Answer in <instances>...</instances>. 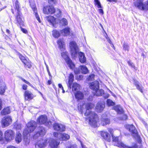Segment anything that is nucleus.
Segmentation results:
<instances>
[{"mask_svg": "<svg viewBox=\"0 0 148 148\" xmlns=\"http://www.w3.org/2000/svg\"><path fill=\"white\" fill-rule=\"evenodd\" d=\"M98 11L99 12L102 14H103V12L102 9H100L98 10Z\"/></svg>", "mask_w": 148, "mask_h": 148, "instance_id": "obj_59", "label": "nucleus"}, {"mask_svg": "<svg viewBox=\"0 0 148 148\" xmlns=\"http://www.w3.org/2000/svg\"><path fill=\"white\" fill-rule=\"evenodd\" d=\"M3 134L1 131L0 130V141H1L3 140Z\"/></svg>", "mask_w": 148, "mask_h": 148, "instance_id": "obj_54", "label": "nucleus"}, {"mask_svg": "<svg viewBox=\"0 0 148 148\" xmlns=\"http://www.w3.org/2000/svg\"><path fill=\"white\" fill-rule=\"evenodd\" d=\"M60 133H58L57 132H55L53 133V135L54 137L59 139V138L60 137Z\"/></svg>", "mask_w": 148, "mask_h": 148, "instance_id": "obj_50", "label": "nucleus"}, {"mask_svg": "<svg viewBox=\"0 0 148 148\" xmlns=\"http://www.w3.org/2000/svg\"><path fill=\"white\" fill-rule=\"evenodd\" d=\"M23 63L25 65V67H27L28 68H30L31 66V65L30 63L28 62L27 60H25L23 61Z\"/></svg>", "mask_w": 148, "mask_h": 148, "instance_id": "obj_44", "label": "nucleus"}, {"mask_svg": "<svg viewBox=\"0 0 148 148\" xmlns=\"http://www.w3.org/2000/svg\"><path fill=\"white\" fill-rule=\"evenodd\" d=\"M17 130L21 129L22 127V125L20 123H17L15 125Z\"/></svg>", "mask_w": 148, "mask_h": 148, "instance_id": "obj_49", "label": "nucleus"}, {"mask_svg": "<svg viewBox=\"0 0 148 148\" xmlns=\"http://www.w3.org/2000/svg\"><path fill=\"white\" fill-rule=\"evenodd\" d=\"M69 46L72 56L75 57L77 56L78 51V48L76 43L75 42L72 41L70 43Z\"/></svg>", "mask_w": 148, "mask_h": 148, "instance_id": "obj_5", "label": "nucleus"}, {"mask_svg": "<svg viewBox=\"0 0 148 148\" xmlns=\"http://www.w3.org/2000/svg\"><path fill=\"white\" fill-rule=\"evenodd\" d=\"M30 5L34 13H35V17L37 19L39 22H40V18L37 12V10L35 4L34 3H31L30 4Z\"/></svg>", "mask_w": 148, "mask_h": 148, "instance_id": "obj_19", "label": "nucleus"}, {"mask_svg": "<svg viewBox=\"0 0 148 148\" xmlns=\"http://www.w3.org/2000/svg\"><path fill=\"white\" fill-rule=\"evenodd\" d=\"M47 19L48 22L51 23L53 25L58 23L56 21V19L52 16H48L47 17Z\"/></svg>", "mask_w": 148, "mask_h": 148, "instance_id": "obj_29", "label": "nucleus"}, {"mask_svg": "<svg viewBox=\"0 0 148 148\" xmlns=\"http://www.w3.org/2000/svg\"><path fill=\"white\" fill-rule=\"evenodd\" d=\"M106 102L107 105L108 106H113L115 104V103L110 99H108Z\"/></svg>", "mask_w": 148, "mask_h": 148, "instance_id": "obj_43", "label": "nucleus"}, {"mask_svg": "<svg viewBox=\"0 0 148 148\" xmlns=\"http://www.w3.org/2000/svg\"><path fill=\"white\" fill-rule=\"evenodd\" d=\"M79 68L80 69L81 71L83 73L86 74L88 72V69L85 66H80Z\"/></svg>", "mask_w": 148, "mask_h": 148, "instance_id": "obj_37", "label": "nucleus"}, {"mask_svg": "<svg viewBox=\"0 0 148 148\" xmlns=\"http://www.w3.org/2000/svg\"><path fill=\"white\" fill-rule=\"evenodd\" d=\"M109 94H107L106 95H105L104 96V97L105 98H108V97H109Z\"/></svg>", "mask_w": 148, "mask_h": 148, "instance_id": "obj_64", "label": "nucleus"}, {"mask_svg": "<svg viewBox=\"0 0 148 148\" xmlns=\"http://www.w3.org/2000/svg\"><path fill=\"white\" fill-rule=\"evenodd\" d=\"M134 4L135 7L138 9L145 11L148 10V1L144 3L143 1H135L134 2Z\"/></svg>", "mask_w": 148, "mask_h": 148, "instance_id": "obj_4", "label": "nucleus"}, {"mask_svg": "<svg viewBox=\"0 0 148 148\" xmlns=\"http://www.w3.org/2000/svg\"><path fill=\"white\" fill-rule=\"evenodd\" d=\"M95 4L97 5V7L98 8H101L102 6L101 5V3L99 0H94Z\"/></svg>", "mask_w": 148, "mask_h": 148, "instance_id": "obj_45", "label": "nucleus"}, {"mask_svg": "<svg viewBox=\"0 0 148 148\" xmlns=\"http://www.w3.org/2000/svg\"><path fill=\"white\" fill-rule=\"evenodd\" d=\"M47 118L46 115H41L37 119V122L40 124H45L47 121Z\"/></svg>", "mask_w": 148, "mask_h": 148, "instance_id": "obj_16", "label": "nucleus"}, {"mask_svg": "<svg viewBox=\"0 0 148 148\" xmlns=\"http://www.w3.org/2000/svg\"><path fill=\"white\" fill-rule=\"evenodd\" d=\"M24 96L25 100L27 101L31 100L34 97L33 94L31 91L28 90H26L24 92Z\"/></svg>", "mask_w": 148, "mask_h": 148, "instance_id": "obj_12", "label": "nucleus"}, {"mask_svg": "<svg viewBox=\"0 0 148 148\" xmlns=\"http://www.w3.org/2000/svg\"><path fill=\"white\" fill-rule=\"evenodd\" d=\"M19 57L23 63L24 61L25 60H27L21 54H20Z\"/></svg>", "mask_w": 148, "mask_h": 148, "instance_id": "obj_52", "label": "nucleus"}, {"mask_svg": "<svg viewBox=\"0 0 148 148\" xmlns=\"http://www.w3.org/2000/svg\"><path fill=\"white\" fill-rule=\"evenodd\" d=\"M105 107V105L103 103L98 102L96 105V109L97 111L99 112H101Z\"/></svg>", "mask_w": 148, "mask_h": 148, "instance_id": "obj_18", "label": "nucleus"}, {"mask_svg": "<svg viewBox=\"0 0 148 148\" xmlns=\"http://www.w3.org/2000/svg\"><path fill=\"white\" fill-rule=\"evenodd\" d=\"M123 47L124 50L128 51L129 47L127 44L124 43L123 45Z\"/></svg>", "mask_w": 148, "mask_h": 148, "instance_id": "obj_48", "label": "nucleus"}, {"mask_svg": "<svg viewBox=\"0 0 148 148\" xmlns=\"http://www.w3.org/2000/svg\"><path fill=\"white\" fill-rule=\"evenodd\" d=\"M22 80L25 83L29 85V86H31L32 87L34 88V87L29 82H28L25 79H24L23 78H21Z\"/></svg>", "mask_w": 148, "mask_h": 148, "instance_id": "obj_46", "label": "nucleus"}, {"mask_svg": "<svg viewBox=\"0 0 148 148\" xmlns=\"http://www.w3.org/2000/svg\"><path fill=\"white\" fill-rule=\"evenodd\" d=\"M106 38L108 42L110 44L112 43V42L108 37H106Z\"/></svg>", "mask_w": 148, "mask_h": 148, "instance_id": "obj_62", "label": "nucleus"}, {"mask_svg": "<svg viewBox=\"0 0 148 148\" xmlns=\"http://www.w3.org/2000/svg\"><path fill=\"white\" fill-rule=\"evenodd\" d=\"M126 127L128 129L129 131L133 134H136L137 133V131L135 127L132 125H127Z\"/></svg>", "mask_w": 148, "mask_h": 148, "instance_id": "obj_23", "label": "nucleus"}, {"mask_svg": "<svg viewBox=\"0 0 148 148\" xmlns=\"http://www.w3.org/2000/svg\"><path fill=\"white\" fill-rule=\"evenodd\" d=\"M60 24L62 25H67L68 24L67 21L65 18H63L60 21Z\"/></svg>", "mask_w": 148, "mask_h": 148, "instance_id": "obj_40", "label": "nucleus"}, {"mask_svg": "<svg viewBox=\"0 0 148 148\" xmlns=\"http://www.w3.org/2000/svg\"><path fill=\"white\" fill-rule=\"evenodd\" d=\"M53 13H54L56 16L58 17H59L60 16L61 11L59 9H55L54 10V12Z\"/></svg>", "mask_w": 148, "mask_h": 148, "instance_id": "obj_39", "label": "nucleus"}, {"mask_svg": "<svg viewBox=\"0 0 148 148\" xmlns=\"http://www.w3.org/2000/svg\"><path fill=\"white\" fill-rule=\"evenodd\" d=\"M101 135L105 140L109 142L110 141L111 138L110 135L108 132L102 131L101 132Z\"/></svg>", "mask_w": 148, "mask_h": 148, "instance_id": "obj_14", "label": "nucleus"}, {"mask_svg": "<svg viewBox=\"0 0 148 148\" xmlns=\"http://www.w3.org/2000/svg\"><path fill=\"white\" fill-rule=\"evenodd\" d=\"M123 117L122 118V120H126L127 118V116L126 115L124 114L123 116Z\"/></svg>", "mask_w": 148, "mask_h": 148, "instance_id": "obj_60", "label": "nucleus"}, {"mask_svg": "<svg viewBox=\"0 0 148 148\" xmlns=\"http://www.w3.org/2000/svg\"><path fill=\"white\" fill-rule=\"evenodd\" d=\"M4 134L5 140L7 141H10L14 138L15 132L11 130H7L5 131Z\"/></svg>", "mask_w": 148, "mask_h": 148, "instance_id": "obj_6", "label": "nucleus"}, {"mask_svg": "<svg viewBox=\"0 0 148 148\" xmlns=\"http://www.w3.org/2000/svg\"><path fill=\"white\" fill-rule=\"evenodd\" d=\"M21 31L23 33H24L25 34H26L27 33V31L25 29L22 28L21 27Z\"/></svg>", "mask_w": 148, "mask_h": 148, "instance_id": "obj_56", "label": "nucleus"}, {"mask_svg": "<svg viewBox=\"0 0 148 148\" xmlns=\"http://www.w3.org/2000/svg\"><path fill=\"white\" fill-rule=\"evenodd\" d=\"M47 144V141L42 139L36 143L35 147L36 148H44L46 146Z\"/></svg>", "mask_w": 148, "mask_h": 148, "instance_id": "obj_13", "label": "nucleus"}, {"mask_svg": "<svg viewBox=\"0 0 148 148\" xmlns=\"http://www.w3.org/2000/svg\"><path fill=\"white\" fill-rule=\"evenodd\" d=\"M58 86L60 88H61L62 89H63V88L61 84H59Z\"/></svg>", "mask_w": 148, "mask_h": 148, "instance_id": "obj_63", "label": "nucleus"}, {"mask_svg": "<svg viewBox=\"0 0 148 148\" xmlns=\"http://www.w3.org/2000/svg\"><path fill=\"white\" fill-rule=\"evenodd\" d=\"M45 125L49 127H51L52 125V123L50 121H46L45 124Z\"/></svg>", "mask_w": 148, "mask_h": 148, "instance_id": "obj_47", "label": "nucleus"}, {"mask_svg": "<svg viewBox=\"0 0 148 148\" xmlns=\"http://www.w3.org/2000/svg\"><path fill=\"white\" fill-rule=\"evenodd\" d=\"M21 12H18L16 16V19L18 23L20 25H23V21L21 18Z\"/></svg>", "mask_w": 148, "mask_h": 148, "instance_id": "obj_27", "label": "nucleus"}, {"mask_svg": "<svg viewBox=\"0 0 148 148\" xmlns=\"http://www.w3.org/2000/svg\"><path fill=\"white\" fill-rule=\"evenodd\" d=\"M127 63L129 65L131 66V67L134 68H135V66H134V64H133V63L131 62L130 61H127Z\"/></svg>", "mask_w": 148, "mask_h": 148, "instance_id": "obj_51", "label": "nucleus"}, {"mask_svg": "<svg viewBox=\"0 0 148 148\" xmlns=\"http://www.w3.org/2000/svg\"><path fill=\"white\" fill-rule=\"evenodd\" d=\"M133 80L134 84L136 87L137 89L139 90L141 92L143 93V87H142V86H140L139 85L138 81L136 80L135 79H133Z\"/></svg>", "mask_w": 148, "mask_h": 148, "instance_id": "obj_30", "label": "nucleus"}, {"mask_svg": "<svg viewBox=\"0 0 148 148\" xmlns=\"http://www.w3.org/2000/svg\"><path fill=\"white\" fill-rule=\"evenodd\" d=\"M55 9L52 5H49L45 6L43 10V12L45 14H49L53 13Z\"/></svg>", "mask_w": 148, "mask_h": 148, "instance_id": "obj_10", "label": "nucleus"}, {"mask_svg": "<svg viewBox=\"0 0 148 148\" xmlns=\"http://www.w3.org/2000/svg\"><path fill=\"white\" fill-rule=\"evenodd\" d=\"M108 131L112 135H113L112 133L113 132V130L111 128H109L108 129Z\"/></svg>", "mask_w": 148, "mask_h": 148, "instance_id": "obj_58", "label": "nucleus"}, {"mask_svg": "<svg viewBox=\"0 0 148 148\" xmlns=\"http://www.w3.org/2000/svg\"><path fill=\"white\" fill-rule=\"evenodd\" d=\"M12 122V119L10 116H7L4 117L2 119L1 124L3 127H7L11 124Z\"/></svg>", "mask_w": 148, "mask_h": 148, "instance_id": "obj_8", "label": "nucleus"}, {"mask_svg": "<svg viewBox=\"0 0 148 148\" xmlns=\"http://www.w3.org/2000/svg\"><path fill=\"white\" fill-rule=\"evenodd\" d=\"M80 143L81 145L82 148H87V147H86L85 145H84L82 143L81 141H80Z\"/></svg>", "mask_w": 148, "mask_h": 148, "instance_id": "obj_61", "label": "nucleus"}, {"mask_svg": "<svg viewBox=\"0 0 148 148\" xmlns=\"http://www.w3.org/2000/svg\"><path fill=\"white\" fill-rule=\"evenodd\" d=\"M37 123L34 121H31L26 125V128L23 131V134L26 135L33 132L37 127Z\"/></svg>", "mask_w": 148, "mask_h": 148, "instance_id": "obj_2", "label": "nucleus"}, {"mask_svg": "<svg viewBox=\"0 0 148 148\" xmlns=\"http://www.w3.org/2000/svg\"><path fill=\"white\" fill-rule=\"evenodd\" d=\"M94 105L91 103H86L84 101L80 102L78 104V110L81 114H83L84 107L86 108L85 116L87 117L86 119L88 121L89 124L92 126L95 127L97 126V115L94 112L91 110Z\"/></svg>", "mask_w": 148, "mask_h": 148, "instance_id": "obj_1", "label": "nucleus"}, {"mask_svg": "<svg viewBox=\"0 0 148 148\" xmlns=\"http://www.w3.org/2000/svg\"><path fill=\"white\" fill-rule=\"evenodd\" d=\"M74 93L75 98L77 100H82L83 99L84 95L82 92L78 91L76 92H74Z\"/></svg>", "mask_w": 148, "mask_h": 148, "instance_id": "obj_26", "label": "nucleus"}, {"mask_svg": "<svg viewBox=\"0 0 148 148\" xmlns=\"http://www.w3.org/2000/svg\"><path fill=\"white\" fill-rule=\"evenodd\" d=\"M45 133V128L42 127H38V132L34 136V138L36 139L39 136H43Z\"/></svg>", "mask_w": 148, "mask_h": 148, "instance_id": "obj_11", "label": "nucleus"}, {"mask_svg": "<svg viewBox=\"0 0 148 148\" xmlns=\"http://www.w3.org/2000/svg\"><path fill=\"white\" fill-rule=\"evenodd\" d=\"M6 86L5 83L3 82H0V94H3L5 91V87Z\"/></svg>", "mask_w": 148, "mask_h": 148, "instance_id": "obj_31", "label": "nucleus"}, {"mask_svg": "<svg viewBox=\"0 0 148 148\" xmlns=\"http://www.w3.org/2000/svg\"><path fill=\"white\" fill-rule=\"evenodd\" d=\"M74 76L72 73H71L69 77V80L68 83H67V84L68 88L71 89V85L73 81Z\"/></svg>", "mask_w": 148, "mask_h": 148, "instance_id": "obj_24", "label": "nucleus"}, {"mask_svg": "<svg viewBox=\"0 0 148 148\" xmlns=\"http://www.w3.org/2000/svg\"><path fill=\"white\" fill-rule=\"evenodd\" d=\"M93 93L95 95L97 96H100L104 93V91L102 89H99L98 88L93 92Z\"/></svg>", "mask_w": 148, "mask_h": 148, "instance_id": "obj_33", "label": "nucleus"}, {"mask_svg": "<svg viewBox=\"0 0 148 148\" xmlns=\"http://www.w3.org/2000/svg\"><path fill=\"white\" fill-rule=\"evenodd\" d=\"M10 112V109L9 107H7L5 108L1 111V114L2 115H5L9 114Z\"/></svg>", "mask_w": 148, "mask_h": 148, "instance_id": "obj_36", "label": "nucleus"}, {"mask_svg": "<svg viewBox=\"0 0 148 148\" xmlns=\"http://www.w3.org/2000/svg\"><path fill=\"white\" fill-rule=\"evenodd\" d=\"M23 134L24 139L23 140V144L27 146L29 145L30 142V137L29 134L26 135Z\"/></svg>", "mask_w": 148, "mask_h": 148, "instance_id": "obj_21", "label": "nucleus"}, {"mask_svg": "<svg viewBox=\"0 0 148 148\" xmlns=\"http://www.w3.org/2000/svg\"><path fill=\"white\" fill-rule=\"evenodd\" d=\"M27 86L25 84H23L22 85V87L23 90H26L27 88Z\"/></svg>", "mask_w": 148, "mask_h": 148, "instance_id": "obj_55", "label": "nucleus"}, {"mask_svg": "<svg viewBox=\"0 0 148 148\" xmlns=\"http://www.w3.org/2000/svg\"><path fill=\"white\" fill-rule=\"evenodd\" d=\"M112 140L114 145L121 148H133V147H129L123 143L121 140H119L118 137H115L113 135H112Z\"/></svg>", "mask_w": 148, "mask_h": 148, "instance_id": "obj_3", "label": "nucleus"}, {"mask_svg": "<svg viewBox=\"0 0 148 148\" xmlns=\"http://www.w3.org/2000/svg\"><path fill=\"white\" fill-rule=\"evenodd\" d=\"M101 120V123L103 126L109 124L110 123V119L107 118V117L105 116L104 115H103Z\"/></svg>", "mask_w": 148, "mask_h": 148, "instance_id": "obj_22", "label": "nucleus"}, {"mask_svg": "<svg viewBox=\"0 0 148 148\" xmlns=\"http://www.w3.org/2000/svg\"><path fill=\"white\" fill-rule=\"evenodd\" d=\"M57 43L59 46V48L61 51H64L65 49L64 44L63 38H60L58 41Z\"/></svg>", "mask_w": 148, "mask_h": 148, "instance_id": "obj_20", "label": "nucleus"}, {"mask_svg": "<svg viewBox=\"0 0 148 148\" xmlns=\"http://www.w3.org/2000/svg\"><path fill=\"white\" fill-rule=\"evenodd\" d=\"M53 128L55 130L60 132H63L65 130V127L64 125L58 123H55L53 125Z\"/></svg>", "mask_w": 148, "mask_h": 148, "instance_id": "obj_9", "label": "nucleus"}, {"mask_svg": "<svg viewBox=\"0 0 148 148\" xmlns=\"http://www.w3.org/2000/svg\"><path fill=\"white\" fill-rule=\"evenodd\" d=\"M74 72L75 74H77L79 73V70L77 69H75L74 70Z\"/></svg>", "mask_w": 148, "mask_h": 148, "instance_id": "obj_57", "label": "nucleus"}, {"mask_svg": "<svg viewBox=\"0 0 148 148\" xmlns=\"http://www.w3.org/2000/svg\"><path fill=\"white\" fill-rule=\"evenodd\" d=\"M99 83L97 81H95L90 84V88L93 90V92L99 88Z\"/></svg>", "mask_w": 148, "mask_h": 148, "instance_id": "obj_15", "label": "nucleus"}, {"mask_svg": "<svg viewBox=\"0 0 148 148\" xmlns=\"http://www.w3.org/2000/svg\"><path fill=\"white\" fill-rule=\"evenodd\" d=\"M114 109L119 114H121L123 112V111L122 108L120 105L115 106Z\"/></svg>", "mask_w": 148, "mask_h": 148, "instance_id": "obj_34", "label": "nucleus"}, {"mask_svg": "<svg viewBox=\"0 0 148 148\" xmlns=\"http://www.w3.org/2000/svg\"><path fill=\"white\" fill-rule=\"evenodd\" d=\"M60 136L59 139L60 140H66L69 139L70 138L69 135L65 133H60Z\"/></svg>", "mask_w": 148, "mask_h": 148, "instance_id": "obj_28", "label": "nucleus"}, {"mask_svg": "<svg viewBox=\"0 0 148 148\" xmlns=\"http://www.w3.org/2000/svg\"><path fill=\"white\" fill-rule=\"evenodd\" d=\"M61 33L62 34L65 36H67L69 35L70 33V29L69 28H66L61 31Z\"/></svg>", "mask_w": 148, "mask_h": 148, "instance_id": "obj_38", "label": "nucleus"}, {"mask_svg": "<svg viewBox=\"0 0 148 148\" xmlns=\"http://www.w3.org/2000/svg\"><path fill=\"white\" fill-rule=\"evenodd\" d=\"M22 136L21 133L18 132L16 133L15 136V141L16 143L19 144L21 142L22 140Z\"/></svg>", "mask_w": 148, "mask_h": 148, "instance_id": "obj_25", "label": "nucleus"}, {"mask_svg": "<svg viewBox=\"0 0 148 148\" xmlns=\"http://www.w3.org/2000/svg\"><path fill=\"white\" fill-rule=\"evenodd\" d=\"M60 142L56 140L51 139L49 143V145L51 148H58V145Z\"/></svg>", "mask_w": 148, "mask_h": 148, "instance_id": "obj_17", "label": "nucleus"}, {"mask_svg": "<svg viewBox=\"0 0 148 148\" xmlns=\"http://www.w3.org/2000/svg\"><path fill=\"white\" fill-rule=\"evenodd\" d=\"M79 58L80 62L82 63H84L85 62L86 60V58L85 57L84 53L80 52L79 53Z\"/></svg>", "mask_w": 148, "mask_h": 148, "instance_id": "obj_32", "label": "nucleus"}, {"mask_svg": "<svg viewBox=\"0 0 148 148\" xmlns=\"http://www.w3.org/2000/svg\"><path fill=\"white\" fill-rule=\"evenodd\" d=\"M53 36L55 38H58L60 36V33L59 32L56 30L53 31Z\"/></svg>", "mask_w": 148, "mask_h": 148, "instance_id": "obj_42", "label": "nucleus"}, {"mask_svg": "<svg viewBox=\"0 0 148 148\" xmlns=\"http://www.w3.org/2000/svg\"><path fill=\"white\" fill-rule=\"evenodd\" d=\"M61 55L65 60L71 69H73L75 65L69 57L68 56V52H63L61 53Z\"/></svg>", "mask_w": 148, "mask_h": 148, "instance_id": "obj_7", "label": "nucleus"}, {"mask_svg": "<svg viewBox=\"0 0 148 148\" xmlns=\"http://www.w3.org/2000/svg\"><path fill=\"white\" fill-rule=\"evenodd\" d=\"M15 8L16 10H17L18 12H20V4L17 1H16L15 3Z\"/></svg>", "mask_w": 148, "mask_h": 148, "instance_id": "obj_41", "label": "nucleus"}, {"mask_svg": "<svg viewBox=\"0 0 148 148\" xmlns=\"http://www.w3.org/2000/svg\"><path fill=\"white\" fill-rule=\"evenodd\" d=\"M95 77V75L94 74H91L88 77L89 80H92Z\"/></svg>", "mask_w": 148, "mask_h": 148, "instance_id": "obj_53", "label": "nucleus"}, {"mask_svg": "<svg viewBox=\"0 0 148 148\" xmlns=\"http://www.w3.org/2000/svg\"><path fill=\"white\" fill-rule=\"evenodd\" d=\"M80 87V86L79 85L76 83H74L72 86V90L73 91H75L76 92L78 91Z\"/></svg>", "mask_w": 148, "mask_h": 148, "instance_id": "obj_35", "label": "nucleus"}]
</instances>
